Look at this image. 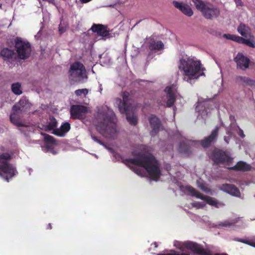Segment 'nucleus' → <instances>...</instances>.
<instances>
[{
	"mask_svg": "<svg viewBox=\"0 0 255 255\" xmlns=\"http://www.w3.org/2000/svg\"><path fill=\"white\" fill-rule=\"evenodd\" d=\"M234 34H224L223 35V37L227 39L232 40L233 39Z\"/></svg>",
	"mask_w": 255,
	"mask_h": 255,
	"instance_id": "obj_42",
	"label": "nucleus"
},
{
	"mask_svg": "<svg viewBox=\"0 0 255 255\" xmlns=\"http://www.w3.org/2000/svg\"><path fill=\"white\" fill-rule=\"evenodd\" d=\"M149 123L152 130L151 131V135L157 133L161 126V122L159 119L155 115H152L149 119Z\"/></svg>",
	"mask_w": 255,
	"mask_h": 255,
	"instance_id": "obj_20",
	"label": "nucleus"
},
{
	"mask_svg": "<svg viewBox=\"0 0 255 255\" xmlns=\"http://www.w3.org/2000/svg\"><path fill=\"white\" fill-rule=\"evenodd\" d=\"M129 111L130 110L124 113L126 114L127 120L130 125L135 126L137 123L136 116L133 114L131 115Z\"/></svg>",
	"mask_w": 255,
	"mask_h": 255,
	"instance_id": "obj_30",
	"label": "nucleus"
},
{
	"mask_svg": "<svg viewBox=\"0 0 255 255\" xmlns=\"http://www.w3.org/2000/svg\"><path fill=\"white\" fill-rule=\"evenodd\" d=\"M14 44L15 48L20 59L25 60L30 56L31 48L30 43L28 41L17 37L14 39Z\"/></svg>",
	"mask_w": 255,
	"mask_h": 255,
	"instance_id": "obj_6",
	"label": "nucleus"
},
{
	"mask_svg": "<svg viewBox=\"0 0 255 255\" xmlns=\"http://www.w3.org/2000/svg\"><path fill=\"white\" fill-rule=\"evenodd\" d=\"M130 169H131L134 173L138 175L141 176L143 173V170L139 167H133L130 166Z\"/></svg>",
	"mask_w": 255,
	"mask_h": 255,
	"instance_id": "obj_35",
	"label": "nucleus"
},
{
	"mask_svg": "<svg viewBox=\"0 0 255 255\" xmlns=\"http://www.w3.org/2000/svg\"><path fill=\"white\" fill-rule=\"evenodd\" d=\"M11 91L17 95H19L22 93L21 89V84L18 83H15L11 85Z\"/></svg>",
	"mask_w": 255,
	"mask_h": 255,
	"instance_id": "obj_32",
	"label": "nucleus"
},
{
	"mask_svg": "<svg viewBox=\"0 0 255 255\" xmlns=\"http://www.w3.org/2000/svg\"><path fill=\"white\" fill-rule=\"evenodd\" d=\"M179 151L182 153L189 154L190 153V147L184 142H181L179 146Z\"/></svg>",
	"mask_w": 255,
	"mask_h": 255,
	"instance_id": "obj_31",
	"label": "nucleus"
},
{
	"mask_svg": "<svg viewBox=\"0 0 255 255\" xmlns=\"http://www.w3.org/2000/svg\"><path fill=\"white\" fill-rule=\"evenodd\" d=\"M184 191L190 194L192 196L204 200L210 205L217 207L218 201L213 197L207 195H204L196 189L190 186H186L184 187Z\"/></svg>",
	"mask_w": 255,
	"mask_h": 255,
	"instance_id": "obj_10",
	"label": "nucleus"
},
{
	"mask_svg": "<svg viewBox=\"0 0 255 255\" xmlns=\"http://www.w3.org/2000/svg\"><path fill=\"white\" fill-rule=\"evenodd\" d=\"M237 30L241 35L245 37L248 36L251 31L250 27L242 23L238 26Z\"/></svg>",
	"mask_w": 255,
	"mask_h": 255,
	"instance_id": "obj_26",
	"label": "nucleus"
},
{
	"mask_svg": "<svg viewBox=\"0 0 255 255\" xmlns=\"http://www.w3.org/2000/svg\"><path fill=\"white\" fill-rule=\"evenodd\" d=\"M238 128H239V131L238 132V135L242 138H244L245 136V135L244 133L243 130L241 128H240L239 127H238Z\"/></svg>",
	"mask_w": 255,
	"mask_h": 255,
	"instance_id": "obj_43",
	"label": "nucleus"
},
{
	"mask_svg": "<svg viewBox=\"0 0 255 255\" xmlns=\"http://www.w3.org/2000/svg\"><path fill=\"white\" fill-rule=\"evenodd\" d=\"M250 246L255 247V242H252L250 244Z\"/></svg>",
	"mask_w": 255,
	"mask_h": 255,
	"instance_id": "obj_50",
	"label": "nucleus"
},
{
	"mask_svg": "<svg viewBox=\"0 0 255 255\" xmlns=\"http://www.w3.org/2000/svg\"><path fill=\"white\" fill-rule=\"evenodd\" d=\"M164 91L167 95V107H171L173 106L176 101V97L173 88L171 86L166 87Z\"/></svg>",
	"mask_w": 255,
	"mask_h": 255,
	"instance_id": "obj_19",
	"label": "nucleus"
},
{
	"mask_svg": "<svg viewBox=\"0 0 255 255\" xmlns=\"http://www.w3.org/2000/svg\"><path fill=\"white\" fill-rule=\"evenodd\" d=\"M164 47L163 43L161 41H158L155 42V41H152L149 43V48L151 50H160L163 49Z\"/></svg>",
	"mask_w": 255,
	"mask_h": 255,
	"instance_id": "obj_29",
	"label": "nucleus"
},
{
	"mask_svg": "<svg viewBox=\"0 0 255 255\" xmlns=\"http://www.w3.org/2000/svg\"><path fill=\"white\" fill-rule=\"evenodd\" d=\"M238 221V219H236L235 220L232 221L231 222L225 221L224 223L222 224V226L225 227L233 226L236 223H237Z\"/></svg>",
	"mask_w": 255,
	"mask_h": 255,
	"instance_id": "obj_36",
	"label": "nucleus"
},
{
	"mask_svg": "<svg viewBox=\"0 0 255 255\" xmlns=\"http://www.w3.org/2000/svg\"><path fill=\"white\" fill-rule=\"evenodd\" d=\"M0 56L2 57L4 60H9L13 59L15 56V53L13 50L4 48L1 50Z\"/></svg>",
	"mask_w": 255,
	"mask_h": 255,
	"instance_id": "obj_25",
	"label": "nucleus"
},
{
	"mask_svg": "<svg viewBox=\"0 0 255 255\" xmlns=\"http://www.w3.org/2000/svg\"><path fill=\"white\" fill-rule=\"evenodd\" d=\"M86 69L84 65L76 61L72 64L69 70V80L73 82H80L84 77Z\"/></svg>",
	"mask_w": 255,
	"mask_h": 255,
	"instance_id": "obj_7",
	"label": "nucleus"
},
{
	"mask_svg": "<svg viewBox=\"0 0 255 255\" xmlns=\"http://www.w3.org/2000/svg\"><path fill=\"white\" fill-rule=\"evenodd\" d=\"M91 137L95 141L99 143L101 145H103V142L98 138V137L94 135H91Z\"/></svg>",
	"mask_w": 255,
	"mask_h": 255,
	"instance_id": "obj_39",
	"label": "nucleus"
},
{
	"mask_svg": "<svg viewBox=\"0 0 255 255\" xmlns=\"http://www.w3.org/2000/svg\"><path fill=\"white\" fill-rule=\"evenodd\" d=\"M29 107V103L25 99H21L16 104L13 106L12 108L17 109L21 112H26L27 109Z\"/></svg>",
	"mask_w": 255,
	"mask_h": 255,
	"instance_id": "obj_23",
	"label": "nucleus"
},
{
	"mask_svg": "<svg viewBox=\"0 0 255 255\" xmlns=\"http://www.w3.org/2000/svg\"><path fill=\"white\" fill-rule=\"evenodd\" d=\"M154 245H155V247H157V243H154Z\"/></svg>",
	"mask_w": 255,
	"mask_h": 255,
	"instance_id": "obj_53",
	"label": "nucleus"
},
{
	"mask_svg": "<svg viewBox=\"0 0 255 255\" xmlns=\"http://www.w3.org/2000/svg\"><path fill=\"white\" fill-rule=\"evenodd\" d=\"M211 158L215 164L229 165L233 161L229 151L220 149L212 151Z\"/></svg>",
	"mask_w": 255,
	"mask_h": 255,
	"instance_id": "obj_9",
	"label": "nucleus"
},
{
	"mask_svg": "<svg viewBox=\"0 0 255 255\" xmlns=\"http://www.w3.org/2000/svg\"><path fill=\"white\" fill-rule=\"evenodd\" d=\"M42 135H44V146L48 150L53 149V145L55 143L56 140L55 138L46 133H42Z\"/></svg>",
	"mask_w": 255,
	"mask_h": 255,
	"instance_id": "obj_22",
	"label": "nucleus"
},
{
	"mask_svg": "<svg viewBox=\"0 0 255 255\" xmlns=\"http://www.w3.org/2000/svg\"><path fill=\"white\" fill-rule=\"evenodd\" d=\"M11 158L7 153L0 155V176L7 182L18 174L15 167L9 163Z\"/></svg>",
	"mask_w": 255,
	"mask_h": 255,
	"instance_id": "obj_4",
	"label": "nucleus"
},
{
	"mask_svg": "<svg viewBox=\"0 0 255 255\" xmlns=\"http://www.w3.org/2000/svg\"><path fill=\"white\" fill-rule=\"evenodd\" d=\"M199 187L205 192H207L208 191V188L205 187L204 185H201L199 186Z\"/></svg>",
	"mask_w": 255,
	"mask_h": 255,
	"instance_id": "obj_45",
	"label": "nucleus"
},
{
	"mask_svg": "<svg viewBox=\"0 0 255 255\" xmlns=\"http://www.w3.org/2000/svg\"><path fill=\"white\" fill-rule=\"evenodd\" d=\"M196 8L200 10L202 15L207 19L217 18L220 14V9L210 3L201 0H192Z\"/></svg>",
	"mask_w": 255,
	"mask_h": 255,
	"instance_id": "obj_5",
	"label": "nucleus"
},
{
	"mask_svg": "<svg viewBox=\"0 0 255 255\" xmlns=\"http://www.w3.org/2000/svg\"><path fill=\"white\" fill-rule=\"evenodd\" d=\"M219 130V128L217 126L216 127L208 136L200 141L201 145L204 148L209 147L212 143L216 141L218 136Z\"/></svg>",
	"mask_w": 255,
	"mask_h": 255,
	"instance_id": "obj_12",
	"label": "nucleus"
},
{
	"mask_svg": "<svg viewBox=\"0 0 255 255\" xmlns=\"http://www.w3.org/2000/svg\"><path fill=\"white\" fill-rule=\"evenodd\" d=\"M157 255H168V254H158Z\"/></svg>",
	"mask_w": 255,
	"mask_h": 255,
	"instance_id": "obj_52",
	"label": "nucleus"
},
{
	"mask_svg": "<svg viewBox=\"0 0 255 255\" xmlns=\"http://www.w3.org/2000/svg\"><path fill=\"white\" fill-rule=\"evenodd\" d=\"M178 67L180 71H183V75L187 77L188 82L192 79H197L199 76L204 75L203 72L204 68H201L200 61L193 58L181 59Z\"/></svg>",
	"mask_w": 255,
	"mask_h": 255,
	"instance_id": "obj_3",
	"label": "nucleus"
},
{
	"mask_svg": "<svg viewBox=\"0 0 255 255\" xmlns=\"http://www.w3.org/2000/svg\"><path fill=\"white\" fill-rule=\"evenodd\" d=\"M88 93V90L87 89H78L75 91V94L77 96H81L82 94L87 95Z\"/></svg>",
	"mask_w": 255,
	"mask_h": 255,
	"instance_id": "obj_34",
	"label": "nucleus"
},
{
	"mask_svg": "<svg viewBox=\"0 0 255 255\" xmlns=\"http://www.w3.org/2000/svg\"><path fill=\"white\" fill-rule=\"evenodd\" d=\"M88 113V108L80 105H73L71 107L70 114L73 119H84Z\"/></svg>",
	"mask_w": 255,
	"mask_h": 255,
	"instance_id": "obj_11",
	"label": "nucleus"
},
{
	"mask_svg": "<svg viewBox=\"0 0 255 255\" xmlns=\"http://www.w3.org/2000/svg\"><path fill=\"white\" fill-rule=\"evenodd\" d=\"M57 126V122L55 118L54 117L50 118L49 122L45 126V130L46 131L54 130Z\"/></svg>",
	"mask_w": 255,
	"mask_h": 255,
	"instance_id": "obj_27",
	"label": "nucleus"
},
{
	"mask_svg": "<svg viewBox=\"0 0 255 255\" xmlns=\"http://www.w3.org/2000/svg\"><path fill=\"white\" fill-rule=\"evenodd\" d=\"M71 129V125L68 122H65L62 124L59 128H55L52 131V133L60 137H63L65 134Z\"/></svg>",
	"mask_w": 255,
	"mask_h": 255,
	"instance_id": "obj_18",
	"label": "nucleus"
},
{
	"mask_svg": "<svg viewBox=\"0 0 255 255\" xmlns=\"http://www.w3.org/2000/svg\"><path fill=\"white\" fill-rule=\"evenodd\" d=\"M237 241H238V242H241V243H243L249 245H250V244L252 242L249 241H247V240H244V239H238Z\"/></svg>",
	"mask_w": 255,
	"mask_h": 255,
	"instance_id": "obj_44",
	"label": "nucleus"
},
{
	"mask_svg": "<svg viewBox=\"0 0 255 255\" xmlns=\"http://www.w3.org/2000/svg\"><path fill=\"white\" fill-rule=\"evenodd\" d=\"M234 34H224L223 35V37L227 39L232 40L233 39Z\"/></svg>",
	"mask_w": 255,
	"mask_h": 255,
	"instance_id": "obj_41",
	"label": "nucleus"
},
{
	"mask_svg": "<svg viewBox=\"0 0 255 255\" xmlns=\"http://www.w3.org/2000/svg\"><path fill=\"white\" fill-rule=\"evenodd\" d=\"M129 94L125 91L123 93V102H121L119 106V110L121 113H125L130 110L131 104L129 103Z\"/></svg>",
	"mask_w": 255,
	"mask_h": 255,
	"instance_id": "obj_16",
	"label": "nucleus"
},
{
	"mask_svg": "<svg viewBox=\"0 0 255 255\" xmlns=\"http://www.w3.org/2000/svg\"><path fill=\"white\" fill-rule=\"evenodd\" d=\"M251 166L247 163L240 161L237 162L236 165L230 169L236 171H248L251 169Z\"/></svg>",
	"mask_w": 255,
	"mask_h": 255,
	"instance_id": "obj_24",
	"label": "nucleus"
},
{
	"mask_svg": "<svg viewBox=\"0 0 255 255\" xmlns=\"http://www.w3.org/2000/svg\"><path fill=\"white\" fill-rule=\"evenodd\" d=\"M172 252H173V253L168 254V255H190L189 254L187 253L178 254L176 252H175L174 251H172Z\"/></svg>",
	"mask_w": 255,
	"mask_h": 255,
	"instance_id": "obj_40",
	"label": "nucleus"
},
{
	"mask_svg": "<svg viewBox=\"0 0 255 255\" xmlns=\"http://www.w3.org/2000/svg\"><path fill=\"white\" fill-rule=\"evenodd\" d=\"M214 255H228L226 253H222V254L216 253Z\"/></svg>",
	"mask_w": 255,
	"mask_h": 255,
	"instance_id": "obj_47",
	"label": "nucleus"
},
{
	"mask_svg": "<svg viewBox=\"0 0 255 255\" xmlns=\"http://www.w3.org/2000/svg\"><path fill=\"white\" fill-rule=\"evenodd\" d=\"M233 39H232L233 41L237 42L239 43H241L243 37H240L238 35H234Z\"/></svg>",
	"mask_w": 255,
	"mask_h": 255,
	"instance_id": "obj_38",
	"label": "nucleus"
},
{
	"mask_svg": "<svg viewBox=\"0 0 255 255\" xmlns=\"http://www.w3.org/2000/svg\"><path fill=\"white\" fill-rule=\"evenodd\" d=\"M173 3L176 8L179 9L185 15L188 16H191L193 15V12L189 5L175 0L173 1Z\"/></svg>",
	"mask_w": 255,
	"mask_h": 255,
	"instance_id": "obj_17",
	"label": "nucleus"
},
{
	"mask_svg": "<svg viewBox=\"0 0 255 255\" xmlns=\"http://www.w3.org/2000/svg\"><path fill=\"white\" fill-rule=\"evenodd\" d=\"M237 80L242 82L244 85H249L255 87V80H253L248 77L239 76L237 77Z\"/></svg>",
	"mask_w": 255,
	"mask_h": 255,
	"instance_id": "obj_28",
	"label": "nucleus"
},
{
	"mask_svg": "<svg viewBox=\"0 0 255 255\" xmlns=\"http://www.w3.org/2000/svg\"><path fill=\"white\" fill-rule=\"evenodd\" d=\"M115 119V114L112 111L99 109L96 117L97 130L106 138H114L117 133Z\"/></svg>",
	"mask_w": 255,
	"mask_h": 255,
	"instance_id": "obj_1",
	"label": "nucleus"
},
{
	"mask_svg": "<svg viewBox=\"0 0 255 255\" xmlns=\"http://www.w3.org/2000/svg\"><path fill=\"white\" fill-rule=\"evenodd\" d=\"M24 113L12 108V113L9 117L11 123L18 127H27V125L23 124L21 121V115Z\"/></svg>",
	"mask_w": 255,
	"mask_h": 255,
	"instance_id": "obj_13",
	"label": "nucleus"
},
{
	"mask_svg": "<svg viewBox=\"0 0 255 255\" xmlns=\"http://www.w3.org/2000/svg\"><path fill=\"white\" fill-rule=\"evenodd\" d=\"M59 30L61 33L63 32L62 29L60 27H59Z\"/></svg>",
	"mask_w": 255,
	"mask_h": 255,
	"instance_id": "obj_51",
	"label": "nucleus"
},
{
	"mask_svg": "<svg viewBox=\"0 0 255 255\" xmlns=\"http://www.w3.org/2000/svg\"><path fill=\"white\" fill-rule=\"evenodd\" d=\"M82 3H87L91 0H80Z\"/></svg>",
	"mask_w": 255,
	"mask_h": 255,
	"instance_id": "obj_48",
	"label": "nucleus"
},
{
	"mask_svg": "<svg viewBox=\"0 0 255 255\" xmlns=\"http://www.w3.org/2000/svg\"><path fill=\"white\" fill-rule=\"evenodd\" d=\"M230 139V136H225L224 137V140H225V141L227 143H229Z\"/></svg>",
	"mask_w": 255,
	"mask_h": 255,
	"instance_id": "obj_46",
	"label": "nucleus"
},
{
	"mask_svg": "<svg viewBox=\"0 0 255 255\" xmlns=\"http://www.w3.org/2000/svg\"><path fill=\"white\" fill-rule=\"evenodd\" d=\"M234 61L236 62L237 68L243 70L247 69L249 67L250 59L245 57L242 53H239L235 57Z\"/></svg>",
	"mask_w": 255,
	"mask_h": 255,
	"instance_id": "obj_14",
	"label": "nucleus"
},
{
	"mask_svg": "<svg viewBox=\"0 0 255 255\" xmlns=\"http://www.w3.org/2000/svg\"><path fill=\"white\" fill-rule=\"evenodd\" d=\"M124 162L143 167L153 180L157 181L160 177L158 161L152 154H141L136 158L127 159Z\"/></svg>",
	"mask_w": 255,
	"mask_h": 255,
	"instance_id": "obj_2",
	"label": "nucleus"
},
{
	"mask_svg": "<svg viewBox=\"0 0 255 255\" xmlns=\"http://www.w3.org/2000/svg\"><path fill=\"white\" fill-rule=\"evenodd\" d=\"M177 249L182 252L185 249L189 250L196 255H213L212 253L209 250H206L197 243L191 241H186L180 244Z\"/></svg>",
	"mask_w": 255,
	"mask_h": 255,
	"instance_id": "obj_8",
	"label": "nucleus"
},
{
	"mask_svg": "<svg viewBox=\"0 0 255 255\" xmlns=\"http://www.w3.org/2000/svg\"><path fill=\"white\" fill-rule=\"evenodd\" d=\"M222 189L225 192L235 196L239 197L240 191L239 189L233 184H223Z\"/></svg>",
	"mask_w": 255,
	"mask_h": 255,
	"instance_id": "obj_21",
	"label": "nucleus"
},
{
	"mask_svg": "<svg viewBox=\"0 0 255 255\" xmlns=\"http://www.w3.org/2000/svg\"><path fill=\"white\" fill-rule=\"evenodd\" d=\"M52 228V225L50 223H49L48 225V227L47 228V229H51Z\"/></svg>",
	"mask_w": 255,
	"mask_h": 255,
	"instance_id": "obj_49",
	"label": "nucleus"
},
{
	"mask_svg": "<svg viewBox=\"0 0 255 255\" xmlns=\"http://www.w3.org/2000/svg\"><path fill=\"white\" fill-rule=\"evenodd\" d=\"M242 44H245L250 47H255V43L252 41L251 40L249 39H246L244 38H243L242 43Z\"/></svg>",
	"mask_w": 255,
	"mask_h": 255,
	"instance_id": "obj_33",
	"label": "nucleus"
},
{
	"mask_svg": "<svg viewBox=\"0 0 255 255\" xmlns=\"http://www.w3.org/2000/svg\"><path fill=\"white\" fill-rule=\"evenodd\" d=\"M91 30L93 32L96 33L98 35L102 37H106L110 34V31L108 29V27L102 24H93L91 28Z\"/></svg>",
	"mask_w": 255,
	"mask_h": 255,
	"instance_id": "obj_15",
	"label": "nucleus"
},
{
	"mask_svg": "<svg viewBox=\"0 0 255 255\" xmlns=\"http://www.w3.org/2000/svg\"><path fill=\"white\" fill-rule=\"evenodd\" d=\"M205 206V204L202 202H196L193 204V206L197 208H203Z\"/></svg>",
	"mask_w": 255,
	"mask_h": 255,
	"instance_id": "obj_37",
	"label": "nucleus"
}]
</instances>
